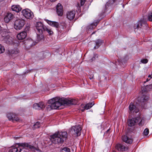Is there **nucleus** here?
Wrapping results in <instances>:
<instances>
[{"label": "nucleus", "instance_id": "f257e3e1", "mask_svg": "<svg viewBox=\"0 0 152 152\" xmlns=\"http://www.w3.org/2000/svg\"><path fill=\"white\" fill-rule=\"evenodd\" d=\"M48 105L46 108L48 111H50L52 109H61V106L64 105H75L77 103V101L73 99H64L56 97L49 100Z\"/></svg>", "mask_w": 152, "mask_h": 152}, {"label": "nucleus", "instance_id": "f03ea898", "mask_svg": "<svg viewBox=\"0 0 152 152\" xmlns=\"http://www.w3.org/2000/svg\"><path fill=\"white\" fill-rule=\"evenodd\" d=\"M67 136L66 132H58L51 136V140L55 144H61L66 140Z\"/></svg>", "mask_w": 152, "mask_h": 152}, {"label": "nucleus", "instance_id": "7ed1b4c3", "mask_svg": "<svg viewBox=\"0 0 152 152\" xmlns=\"http://www.w3.org/2000/svg\"><path fill=\"white\" fill-rule=\"evenodd\" d=\"M25 147H28L32 149L34 147L27 143H17L15 145V147L11 148L9 150V152H26L27 150L25 149Z\"/></svg>", "mask_w": 152, "mask_h": 152}, {"label": "nucleus", "instance_id": "20e7f679", "mask_svg": "<svg viewBox=\"0 0 152 152\" xmlns=\"http://www.w3.org/2000/svg\"><path fill=\"white\" fill-rule=\"evenodd\" d=\"M25 24V21L23 19H17L15 21L14 28L16 30H20L22 28Z\"/></svg>", "mask_w": 152, "mask_h": 152}, {"label": "nucleus", "instance_id": "39448f33", "mask_svg": "<svg viewBox=\"0 0 152 152\" xmlns=\"http://www.w3.org/2000/svg\"><path fill=\"white\" fill-rule=\"evenodd\" d=\"M82 129V128L80 125H76L71 127L70 132L73 134H76L77 136H78L81 134Z\"/></svg>", "mask_w": 152, "mask_h": 152}, {"label": "nucleus", "instance_id": "423d86ee", "mask_svg": "<svg viewBox=\"0 0 152 152\" xmlns=\"http://www.w3.org/2000/svg\"><path fill=\"white\" fill-rule=\"evenodd\" d=\"M22 13L23 15L27 19H31L34 16L33 12L28 9L23 10Z\"/></svg>", "mask_w": 152, "mask_h": 152}, {"label": "nucleus", "instance_id": "0eeeda50", "mask_svg": "<svg viewBox=\"0 0 152 152\" xmlns=\"http://www.w3.org/2000/svg\"><path fill=\"white\" fill-rule=\"evenodd\" d=\"M20 52L19 50L17 48H14L8 51L7 52L10 57L14 58L18 56Z\"/></svg>", "mask_w": 152, "mask_h": 152}, {"label": "nucleus", "instance_id": "6e6552de", "mask_svg": "<svg viewBox=\"0 0 152 152\" xmlns=\"http://www.w3.org/2000/svg\"><path fill=\"white\" fill-rule=\"evenodd\" d=\"M129 109L130 113H137L139 111V110L136 106L134 105L132 102H131L129 106Z\"/></svg>", "mask_w": 152, "mask_h": 152}, {"label": "nucleus", "instance_id": "1a4fd4ad", "mask_svg": "<svg viewBox=\"0 0 152 152\" xmlns=\"http://www.w3.org/2000/svg\"><path fill=\"white\" fill-rule=\"evenodd\" d=\"M45 27V26H44L42 23L40 22H37L36 25V27L37 31V32L42 33L43 30Z\"/></svg>", "mask_w": 152, "mask_h": 152}, {"label": "nucleus", "instance_id": "9d476101", "mask_svg": "<svg viewBox=\"0 0 152 152\" xmlns=\"http://www.w3.org/2000/svg\"><path fill=\"white\" fill-rule=\"evenodd\" d=\"M94 104L93 102L89 103L86 104H82L80 106V108H82L83 109H81V110L82 112H83L85 110H87L91 108Z\"/></svg>", "mask_w": 152, "mask_h": 152}, {"label": "nucleus", "instance_id": "9b49d317", "mask_svg": "<svg viewBox=\"0 0 152 152\" xmlns=\"http://www.w3.org/2000/svg\"><path fill=\"white\" fill-rule=\"evenodd\" d=\"M75 15V12L74 10L68 11L66 13V18L69 20H71L73 19Z\"/></svg>", "mask_w": 152, "mask_h": 152}, {"label": "nucleus", "instance_id": "f8f14e48", "mask_svg": "<svg viewBox=\"0 0 152 152\" xmlns=\"http://www.w3.org/2000/svg\"><path fill=\"white\" fill-rule=\"evenodd\" d=\"M45 107L44 103L42 102L39 103H35L33 105V108L36 110L42 109L45 108Z\"/></svg>", "mask_w": 152, "mask_h": 152}, {"label": "nucleus", "instance_id": "ddd939ff", "mask_svg": "<svg viewBox=\"0 0 152 152\" xmlns=\"http://www.w3.org/2000/svg\"><path fill=\"white\" fill-rule=\"evenodd\" d=\"M56 12L59 16L62 15L63 12V8L60 3H58L56 7Z\"/></svg>", "mask_w": 152, "mask_h": 152}, {"label": "nucleus", "instance_id": "4468645a", "mask_svg": "<svg viewBox=\"0 0 152 152\" xmlns=\"http://www.w3.org/2000/svg\"><path fill=\"white\" fill-rule=\"evenodd\" d=\"M14 17V15L12 14L10 12H8L4 18V20L6 23H8Z\"/></svg>", "mask_w": 152, "mask_h": 152}, {"label": "nucleus", "instance_id": "2eb2a0df", "mask_svg": "<svg viewBox=\"0 0 152 152\" xmlns=\"http://www.w3.org/2000/svg\"><path fill=\"white\" fill-rule=\"evenodd\" d=\"M136 119L137 123L140 126H142L144 125L145 120V118L137 117L136 118Z\"/></svg>", "mask_w": 152, "mask_h": 152}, {"label": "nucleus", "instance_id": "dca6fc26", "mask_svg": "<svg viewBox=\"0 0 152 152\" xmlns=\"http://www.w3.org/2000/svg\"><path fill=\"white\" fill-rule=\"evenodd\" d=\"M44 20L48 24L51 26L54 27L56 28H58L59 26V24L58 22L55 21H52L45 19Z\"/></svg>", "mask_w": 152, "mask_h": 152}, {"label": "nucleus", "instance_id": "f3484780", "mask_svg": "<svg viewBox=\"0 0 152 152\" xmlns=\"http://www.w3.org/2000/svg\"><path fill=\"white\" fill-rule=\"evenodd\" d=\"M115 148L118 151H123L127 150L128 148L123 145L118 144L116 145Z\"/></svg>", "mask_w": 152, "mask_h": 152}, {"label": "nucleus", "instance_id": "a211bd4d", "mask_svg": "<svg viewBox=\"0 0 152 152\" xmlns=\"http://www.w3.org/2000/svg\"><path fill=\"white\" fill-rule=\"evenodd\" d=\"M145 21L144 20H141L139 21L137 23L135 24L134 26V28L135 29L140 28L143 24H145Z\"/></svg>", "mask_w": 152, "mask_h": 152}, {"label": "nucleus", "instance_id": "6ab92c4d", "mask_svg": "<svg viewBox=\"0 0 152 152\" xmlns=\"http://www.w3.org/2000/svg\"><path fill=\"white\" fill-rule=\"evenodd\" d=\"M27 34L26 32L23 31L18 34L17 37L19 40H22L24 39L26 37Z\"/></svg>", "mask_w": 152, "mask_h": 152}, {"label": "nucleus", "instance_id": "aec40b11", "mask_svg": "<svg viewBox=\"0 0 152 152\" xmlns=\"http://www.w3.org/2000/svg\"><path fill=\"white\" fill-rule=\"evenodd\" d=\"M136 121V118H133L131 119H129L127 121L128 125L129 126H134L137 123Z\"/></svg>", "mask_w": 152, "mask_h": 152}, {"label": "nucleus", "instance_id": "412c9836", "mask_svg": "<svg viewBox=\"0 0 152 152\" xmlns=\"http://www.w3.org/2000/svg\"><path fill=\"white\" fill-rule=\"evenodd\" d=\"M122 140L126 143L131 144L132 142V140L125 135L123 136L122 137Z\"/></svg>", "mask_w": 152, "mask_h": 152}, {"label": "nucleus", "instance_id": "4be33fe9", "mask_svg": "<svg viewBox=\"0 0 152 152\" xmlns=\"http://www.w3.org/2000/svg\"><path fill=\"white\" fill-rule=\"evenodd\" d=\"M11 9L13 11L18 12L22 10V8L19 5H13L11 7Z\"/></svg>", "mask_w": 152, "mask_h": 152}, {"label": "nucleus", "instance_id": "5701e85b", "mask_svg": "<svg viewBox=\"0 0 152 152\" xmlns=\"http://www.w3.org/2000/svg\"><path fill=\"white\" fill-rule=\"evenodd\" d=\"M137 99L140 102H144L148 100V97L147 96L143 95L142 96L138 97Z\"/></svg>", "mask_w": 152, "mask_h": 152}, {"label": "nucleus", "instance_id": "b1692460", "mask_svg": "<svg viewBox=\"0 0 152 152\" xmlns=\"http://www.w3.org/2000/svg\"><path fill=\"white\" fill-rule=\"evenodd\" d=\"M15 114L13 113H8L7 114V116L9 120H11L13 121V120L15 119Z\"/></svg>", "mask_w": 152, "mask_h": 152}, {"label": "nucleus", "instance_id": "393cba45", "mask_svg": "<svg viewBox=\"0 0 152 152\" xmlns=\"http://www.w3.org/2000/svg\"><path fill=\"white\" fill-rule=\"evenodd\" d=\"M103 42V41L102 40L100 39L97 40L96 42V45L94 47V48H98Z\"/></svg>", "mask_w": 152, "mask_h": 152}, {"label": "nucleus", "instance_id": "a878e982", "mask_svg": "<svg viewBox=\"0 0 152 152\" xmlns=\"http://www.w3.org/2000/svg\"><path fill=\"white\" fill-rule=\"evenodd\" d=\"M86 1V0H81L80 2V6L79 3L77 4V10L78 11H80V6H83L84 4Z\"/></svg>", "mask_w": 152, "mask_h": 152}, {"label": "nucleus", "instance_id": "bb28decb", "mask_svg": "<svg viewBox=\"0 0 152 152\" xmlns=\"http://www.w3.org/2000/svg\"><path fill=\"white\" fill-rule=\"evenodd\" d=\"M5 41L7 44H11L12 42V38L10 36H7L5 39Z\"/></svg>", "mask_w": 152, "mask_h": 152}, {"label": "nucleus", "instance_id": "cd10ccee", "mask_svg": "<svg viewBox=\"0 0 152 152\" xmlns=\"http://www.w3.org/2000/svg\"><path fill=\"white\" fill-rule=\"evenodd\" d=\"M37 33V40L38 41H39L43 39V36L42 33H39V34H38V32Z\"/></svg>", "mask_w": 152, "mask_h": 152}, {"label": "nucleus", "instance_id": "c85d7f7f", "mask_svg": "<svg viewBox=\"0 0 152 152\" xmlns=\"http://www.w3.org/2000/svg\"><path fill=\"white\" fill-rule=\"evenodd\" d=\"M43 30L46 31L50 35L53 34V32L50 29H49L46 26L44 27Z\"/></svg>", "mask_w": 152, "mask_h": 152}, {"label": "nucleus", "instance_id": "c756f323", "mask_svg": "<svg viewBox=\"0 0 152 152\" xmlns=\"http://www.w3.org/2000/svg\"><path fill=\"white\" fill-rule=\"evenodd\" d=\"M99 21L96 20L95 22L94 23L91 24L90 28H91V27H92V28L95 27L97 26V24L99 23Z\"/></svg>", "mask_w": 152, "mask_h": 152}, {"label": "nucleus", "instance_id": "7c9ffc66", "mask_svg": "<svg viewBox=\"0 0 152 152\" xmlns=\"http://www.w3.org/2000/svg\"><path fill=\"white\" fill-rule=\"evenodd\" d=\"M40 126V124L39 122H37L34 125L33 128V129L37 128L39 127Z\"/></svg>", "mask_w": 152, "mask_h": 152}, {"label": "nucleus", "instance_id": "2f4dec72", "mask_svg": "<svg viewBox=\"0 0 152 152\" xmlns=\"http://www.w3.org/2000/svg\"><path fill=\"white\" fill-rule=\"evenodd\" d=\"M61 152H70V149L67 147H64L62 149Z\"/></svg>", "mask_w": 152, "mask_h": 152}, {"label": "nucleus", "instance_id": "473e14b6", "mask_svg": "<svg viewBox=\"0 0 152 152\" xmlns=\"http://www.w3.org/2000/svg\"><path fill=\"white\" fill-rule=\"evenodd\" d=\"M5 51L4 47L0 44V54L3 53Z\"/></svg>", "mask_w": 152, "mask_h": 152}, {"label": "nucleus", "instance_id": "72a5a7b5", "mask_svg": "<svg viewBox=\"0 0 152 152\" xmlns=\"http://www.w3.org/2000/svg\"><path fill=\"white\" fill-rule=\"evenodd\" d=\"M148 19L149 21H152V12L149 13L148 16Z\"/></svg>", "mask_w": 152, "mask_h": 152}, {"label": "nucleus", "instance_id": "f704fd0d", "mask_svg": "<svg viewBox=\"0 0 152 152\" xmlns=\"http://www.w3.org/2000/svg\"><path fill=\"white\" fill-rule=\"evenodd\" d=\"M149 132V129L148 128H146L144 130L143 132V134L145 135H147L148 134Z\"/></svg>", "mask_w": 152, "mask_h": 152}, {"label": "nucleus", "instance_id": "c9c22d12", "mask_svg": "<svg viewBox=\"0 0 152 152\" xmlns=\"http://www.w3.org/2000/svg\"><path fill=\"white\" fill-rule=\"evenodd\" d=\"M110 129H108L104 133V136H108L110 134Z\"/></svg>", "mask_w": 152, "mask_h": 152}, {"label": "nucleus", "instance_id": "e433bc0d", "mask_svg": "<svg viewBox=\"0 0 152 152\" xmlns=\"http://www.w3.org/2000/svg\"><path fill=\"white\" fill-rule=\"evenodd\" d=\"M141 61L142 63L146 64L148 63V60L147 59L145 58L142 59Z\"/></svg>", "mask_w": 152, "mask_h": 152}, {"label": "nucleus", "instance_id": "4c0bfd02", "mask_svg": "<svg viewBox=\"0 0 152 152\" xmlns=\"http://www.w3.org/2000/svg\"><path fill=\"white\" fill-rule=\"evenodd\" d=\"M19 121V118L18 117H16L15 115V119L13 120V121Z\"/></svg>", "mask_w": 152, "mask_h": 152}, {"label": "nucleus", "instance_id": "58836bf2", "mask_svg": "<svg viewBox=\"0 0 152 152\" xmlns=\"http://www.w3.org/2000/svg\"><path fill=\"white\" fill-rule=\"evenodd\" d=\"M116 0H110V3L112 4H113L115 2Z\"/></svg>", "mask_w": 152, "mask_h": 152}, {"label": "nucleus", "instance_id": "ea45409f", "mask_svg": "<svg viewBox=\"0 0 152 152\" xmlns=\"http://www.w3.org/2000/svg\"><path fill=\"white\" fill-rule=\"evenodd\" d=\"M97 54H96L92 58V60H94L95 59V57H96V56H97Z\"/></svg>", "mask_w": 152, "mask_h": 152}, {"label": "nucleus", "instance_id": "a19ab883", "mask_svg": "<svg viewBox=\"0 0 152 152\" xmlns=\"http://www.w3.org/2000/svg\"><path fill=\"white\" fill-rule=\"evenodd\" d=\"M94 76L93 75L92 77H89V78L91 80L94 78Z\"/></svg>", "mask_w": 152, "mask_h": 152}, {"label": "nucleus", "instance_id": "79ce46f5", "mask_svg": "<svg viewBox=\"0 0 152 152\" xmlns=\"http://www.w3.org/2000/svg\"><path fill=\"white\" fill-rule=\"evenodd\" d=\"M95 33V32H93V33H92V34H94V33Z\"/></svg>", "mask_w": 152, "mask_h": 152}, {"label": "nucleus", "instance_id": "37998d69", "mask_svg": "<svg viewBox=\"0 0 152 152\" xmlns=\"http://www.w3.org/2000/svg\"><path fill=\"white\" fill-rule=\"evenodd\" d=\"M1 26H0V31H1Z\"/></svg>", "mask_w": 152, "mask_h": 152}, {"label": "nucleus", "instance_id": "c03bdc74", "mask_svg": "<svg viewBox=\"0 0 152 152\" xmlns=\"http://www.w3.org/2000/svg\"><path fill=\"white\" fill-rule=\"evenodd\" d=\"M27 150H26V152H27Z\"/></svg>", "mask_w": 152, "mask_h": 152}]
</instances>
